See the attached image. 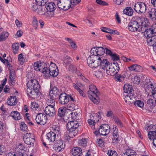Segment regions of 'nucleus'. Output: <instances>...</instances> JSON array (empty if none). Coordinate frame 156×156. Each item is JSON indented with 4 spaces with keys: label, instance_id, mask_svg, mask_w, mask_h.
<instances>
[{
    "label": "nucleus",
    "instance_id": "4be33fe9",
    "mask_svg": "<svg viewBox=\"0 0 156 156\" xmlns=\"http://www.w3.org/2000/svg\"><path fill=\"white\" fill-rule=\"evenodd\" d=\"M46 137L49 142H53L56 139V134L54 132L51 131L47 133Z\"/></svg>",
    "mask_w": 156,
    "mask_h": 156
},
{
    "label": "nucleus",
    "instance_id": "4d7b16f0",
    "mask_svg": "<svg viewBox=\"0 0 156 156\" xmlns=\"http://www.w3.org/2000/svg\"><path fill=\"white\" fill-rule=\"evenodd\" d=\"M112 142L114 143L117 144L119 141V135H112Z\"/></svg>",
    "mask_w": 156,
    "mask_h": 156
},
{
    "label": "nucleus",
    "instance_id": "3c124183",
    "mask_svg": "<svg viewBox=\"0 0 156 156\" xmlns=\"http://www.w3.org/2000/svg\"><path fill=\"white\" fill-rule=\"evenodd\" d=\"M134 105L140 108L143 107L144 106V103L140 100L135 101L134 103Z\"/></svg>",
    "mask_w": 156,
    "mask_h": 156
},
{
    "label": "nucleus",
    "instance_id": "20e7f679",
    "mask_svg": "<svg viewBox=\"0 0 156 156\" xmlns=\"http://www.w3.org/2000/svg\"><path fill=\"white\" fill-rule=\"evenodd\" d=\"M152 80H148L146 83L145 92L148 96L156 98V86Z\"/></svg>",
    "mask_w": 156,
    "mask_h": 156
},
{
    "label": "nucleus",
    "instance_id": "412c9836",
    "mask_svg": "<svg viewBox=\"0 0 156 156\" xmlns=\"http://www.w3.org/2000/svg\"><path fill=\"white\" fill-rule=\"evenodd\" d=\"M125 102L129 105L134 104L136 100L134 94H128L126 95L125 98Z\"/></svg>",
    "mask_w": 156,
    "mask_h": 156
},
{
    "label": "nucleus",
    "instance_id": "f257e3e1",
    "mask_svg": "<svg viewBox=\"0 0 156 156\" xmlns=\"http://www.w3.org/2000/svg\"><path fill=\"white\" fill-rule=\"evenodd\" d=\"M34 68L35 70L41 72L46 78H48L50 76L49 68L48 69L47 65L44 62H35Z\"/></svg>",
    "mask_w": 156,
    "mask_h": 156
},
{
    "label": "nucleus",
    "instance_id": "b1692460",
    "mask_svg": "<svg viewBox=\"0 0 156 156\" xmlns=\"http://www.w3.org/2000/svg\"><path fill=\"white\" fill-rule=\"evenodd\" d=\"M17 102V100L15 96H11L9 97L7 101V104L10 106L15 105Z\"/></svg>",
    "mask_w": 156,
    "mask_h": 156
},
{
    "label": "nucleus",
    "instance_id": "37998d69",
    "mask_svg": "<svg viewBox=\"0 0 156 156\" xmlns=\"http://www.w3.org/2000/svg\"><path fill=\"white\" fill-rule=\"evenodd\" d=\"M56 98H53L52 97L49 96L48 98V105H50L51 106L54 107L55 105V99Z\"/></svg>",
    "mask_w": 156,
    "mask_h": 156
},
{
    "label": "nucleus",
    "instance_id": "473e14b6",
    "mask_svg": "<svg viewBox=\"0 0 156 156\" xmlns=\"http://www.w3.org/2000/svg\"><path fill=\"white\" fill-rule=\"evenodd\" d=\"M123 12L124 14L129 16H131L133 14V11L131 7H127L124 9Z\"/></svg>",
    "mask_w": 156,
    "mask_h": 156
},
{
    "label": "nucleus",
    "instance_id": "c85d7f7f",
    "mask_svg": "<svg viewBox=\"0 0 156 156\" xmlns=\"http://www.w3.org/2000/svg\"><path fill=\"white\" fill-rule=\"evenodd\" d=\"M95 75L97 78H101L104 76H107L105 69L100 68L99 70L95 72Z\"/></svg>",
    "mask_w": 156,
    "mask_h": 156
},
{
    "label": "nucleus",
    "instance_id": "ddd939ff",
    "mask_svg": "<svg viewBox=\"0 0 156 156\" xmlns=\"http://www.w3.org/2000/svg\"><path fill=\"white\" fill-rule=\"evenodd\" d=\"M35 120L38 124L41 125L45 124L47 121V117L44 113L38 114L36 116Z\"/></svg>",
    "mask_w": 156,
    "mask_h": 156
},
{
    "label": "nucleus",
    "instance_id": "7ed1b4c3",
    "mask_svg": "<svg viewBox=\"0 0 156 156\" xmlns=\"http://www.w3.org/2000/svg\"><path fill=\"white\" fill-rule=\"evenodd\" d=\"M90 90L87 92L89 98L94 103L97 104L98 102L99 93L96 87L94 85L89 86Z\"/></svg>",
    "mask_w": 156,
    "mask_h": 156
},
{
    "label": "nucleus",
    "instance_id": "c756f323",
    "mask_svg": "<svg viewBox=\"0 0 156 156\" xmlns=\"http://www.w3.org/2000/svg\"><path fill=\"white\" fill-rule=\"evenodd\" d=\"M147 15L152 20H156V9H151L147 13Z\"/></svg>",
    "mask_w": 156,
    "mask_h": 156
},
{
    "label": "nucleus",
    "instance_id": "4c0bfd02",
    "mask_svg": "<svg viewBox=\"0 0 156 156\" xmlns=\"http://www.w3.org/2000/svg\"><path fill=\"white\" fill-rule=\"evenodd\" d=\"M10 116L15 120H19L21 118L20 113L17 111H14L11 112Z\"/></svg>",
    "mask_w": 156,
    "mask_h": 156
},
{
    "label": "nucleus",
    "instance_id": "58836bf2",
    "mask_svg": "<svg viewBox=\"0 0 156 156\" xmlns=\"http://www.w3.org/2000/svg\"><path fill=\"white\" fill-rule=\"evenodd\" d=\"M78 145L79 146L83 147H85L87 146V139L86 138H82L79 140L78 142Z\"/></svg>",
    "mask_w": 156,
    "mask_h": 156
},
{
    "label": "nucleus",
    "instance_id": "f704fd0d",
    "mask_svg": "<svg viewBox=\"0 0 156 156\" xmlns=\"http://www.w3.org/2000/svg\"><path fill=\"white\" fill-rule=\"evenodd\" d=\"M90 118H91L90 121H93L96 123L99 120L100 116L97 114L93 113L90 115Z\"/></svg>",
    "mask_w": 156,
    "mask_h": 156
},
{
    "label": "nucleus",
    "instance_id": "c03bdc74",
    "mask_svg": "<svg viewBox=\"0 0 156 156\" xmlns=\"http://www.w3.org/2000/svg\"><path fill=\"white\" fill-rule=\"evenodd\" d=\"M74 102H71V101H69V103H68L66 106V108L68 109L70 111H73L75 109V105L73 103Z\"/></svg>",
    "mask_w": 156,
    "mask_h": 156
},
{
    "label": "nucleus",
    "instance_id": "72a5a7b5",
    "mask_svg": "<svg viewBox=\"0 0 156 156\" xmlns=\"http://www.w3.org/2000/svg\"><path fill=\"white\" fill-rule=\"evenodd\" d=\"M66 109V108L65 107H62L59 108L58 110V115L61 117H63L65 115Z\"/></svg>",
    "mask_w": 156,
    "mask_h": 156
},
{
    "label": "nucleus",
    "instance_id": "0eeeda50",
    "mask_svg": "<svg viewBox=\"0 0 156 156\" xmlns=\"http://www.w3.org/2000/svg\"><path fill=\"white\" fill-rule=\"evenodd\" d=\"M99 57L94 56L88 57L87 60L88 66L92 68H96L99 66V60H98Z\"/></svg>",
    "mask_w": 156,
    "mask_h": 156
},
{
    "label": "nucleus",
    "instance_id": "79ce46f5",
    "mask_svg": "<svg viewBox=\"0 0 156 156\" xmlns=\"http://www.w3.org/2000/svg\"><path fill=\"white\" fill-rule=\"evenodd\" d=\"M19 46V44L18 43H14L12 44V49L13 52L14 54H15L18 53Z\"/></svg>",
    "mask_w": 156,
    "mask_h": 156
},
{
    "label": "nucleus",
    "instance_id": "aec40b11",
    "mask_svg": "<svg viewBox=\"0 0 156 156\" xmlns=\"http://www.w3.org/2000/svg\"><path fill=\"white\" fill-rule=\"evenodd\" d=\"M10 71L9 76V83L12 86H14L15 84L16 76L15 72L14 69H9Z\"/></svg>",
    "mask_w": 156,
    "mask_h": 156
},
{
    "label": "nucleus",
    "instance_id": "bf43d9fd",
    "mask_svg": "<svg viewBox=\"0 0 156 156\" xmlns=\"http://www.w3.org/2000/svg\"><path fill=\"white\" fill-rule=\"evenodd\" d=\"M114 121L115 123L118 126L120 127H122L123 126V124L121 121L118 119H115Z\"/></svg>",
    "mask_w": 156,
    "mask_h": 156
},
{
    "label": "nucleus",
    "instance_id": "6e6d98bb",
    "mask_svg": "<svg viewBox=\"0 0 156 156\" xmlns=\"http://www.w3.org/2000/svg\"><path fill=\"white\" fill-rule=\"evenodd\" d=\"M91 118H90V119L88 120V122L89 124L91 126L92 129H94L95 128V126L96 125V123L93 121L90 120Z\"/></svg>",
    "mask_w": 156,
    "mask_h": 156
},
{
    "label": "nucleus",
    "instance_id": "2eb2a0df",
    "mask_svg": "<svg viewBox=\"0 0 156 156\" xmlns=\"http://www.w3.org/2000/svg\"><path fill=\"white\" fill-rule=\"evenodd\" d=\"M27 89L37 90L39 89L40 85L37 81L35 79H31L29 80L27 84Z\"/></svg>",
    "mask_w": 156,
    "mask_h": 156
},
{
    "label": "nucleus",
    "instance_id": "bb28decb",
    "mask_svg": "<svg viewBox=\"0 0 156 156\" xmlns=\"http://www.w3.org/2000/svg\"><path fill=\"white\" fill-rule=\"evenodd\" d=\"M129 69L131 71H134L137 72H142L143 70L142 67L140 66L135 64L128 67Z\"/></svg>",
    "mask_w": 156,
    "mask_h": 156
},
{
    "label": "nucleus",
    "instance_id": "8fccbe9b",
    "mask_svg": "<svg viewBox=\"0 0 156 156\" xmlns=\"http://www.w3.org/2000/svg\"><path fill=\"white\" fill-rule=\"evenodd\" d=\"M97 47H94L92 48L90 51L91 54L89 57H91L92 56H95L98 57L97 55Z\"/></svg>",
    "mask_w": 156,
    "mask_h": 156
},
{
    "label": "nucleus",
    "instance_id": "6e6552de",
    "mask_svg": "<svg viewBox=\"0 0 156 156\" xmlns=\"http://www.w3.org/2000/svg\"><path fill=\"white\" fill-rule=\"evenodd\" d=\"M139 25H140L139 31L143 33L144 31L149 24L148 19L147 18H138Z\"/></svg>",
    "mask_w": 156,
    "mask_h": 156
},
{
    "label": "nucleus",
    "instance_id": "9d476101",
    "mask_svg": "<svg viewBox=\"0 0 156 156\" xmlns=\"http://www.w3.org/2000/svg\"><path fill=\"white\" fill-rule=\"evenodd\" d=\"M133 8L136 12L140 14L144 13L147 9L146 5L141 2L135 4Z\"/></svg>",
    "mask_w": 156,
    "mask_h": 156
},
{
    "label": "nucleus",
    "instance_id": "f8f14e48",
    "mask_svg": "<svg viewBox=\"0 0 156 156\" xmlns=\"http://www.w3.org/2000/svg\"><path fill=\"white\" fill-rule=\"evenodd\" d=\"M33 135L30 133H26L23 137L24 142L27 144L30 145V147L33 146L35 141V139L33 137Z\"/></svg>",
    "mask_w": 156,
    "mask_h": 156
},
{
    "label": "nucleus",
    "instance_id": "603ef678",
    "mask_svg": "<svg viewBox=\"0 0 156 156\" xmlns=\"http://www.w3.org/2000/svg\"><path fill=\"white\" fill-rule=\"evenodd\" d=\"M113 69L115 70L116 73H117L119 70V67L118 64L116 62H114L112 65Z\"/></svg>",
    "mask_w": 156,
    "mask_h": 156
},
{
    "label": "nucleus",
    "instance_id": "a211bd4d",
    "mask_svg": "<svg viewBox=\"0 0 156 156\" xmlns=\"http://www.w3.org/2000/svg\"><path fill=\"white\" fill-rule=\"evenodd\" d=\"M44 112L46 115L50 116H52L55 114L56 111L54 107L51 106L50 105H48L44 109Z\"/></svg>",
    "mask_w": 156,
    "mask_h": 156
},
{
    "label": "nucleus",
    "instance_id": "6ab92c4d",
    "mask_svg": "<svg viewBox=\"0 0 156 156\" xmlns=\"http://www.w3.org/2000/svg\"><path fill=\"white\" fill-rule=\"evenodd\" d=\"M39 89L37 90L30 89H27L26 92L28 96L32 99H34L36 98L37 94L39 92Z\"/></svg>",
    "mask_w": 156,
    "mask_h": 156
},
{
    "label": "nucleus",
    "instance_id": "9b49d317",
    "mask_svg": "<svg viewBox=\"0 0 156 156\" xmlns=\"http://www.w3.org/2000/svg\"><path fill=\"white\" fill-rule=\"evenodd\" d=\"M140 25H139L138 18L135 20H131L128 25V29L131 31H135L138 30Z\"/></svg>",
    "mask_w": 156,
    "mask_h": 156
},
{
    "label": "nucleus",
    "instance_id": "09e8293b",
    "mask_svg": "<svg viewBox=\"0 0 156 156\" xmlns=\"http://www.w3.org/2000/svg\"><path fill=\"white\" fill-rule=\"evenodd\" d=\"M73 86L74 88L77 91L80 90V88L83 87V85L80 83L77 82L76 83H73Z\"/></svg>",
    "mask_w": 156,
    "mask_h": 156
},
{
    "label": "nucleus",
    "instance_id": "2f4dec72",
    "mask_svg": "<svg viewBox=\"0 0 156 156\" xmlns=\"http://www.w3.org/2000/svg\"><path fill=\"white\" fill-rule=\"evenodd\" d=\"M105 71L106 75L107 74V75L113 76L117 73H116V72L115 71V70L114 69L112 65L111 66L109 65L108 66V68L106 69Z\"/></svg>",
    "mask_w": 156,
    "mask_h": 156
},
{
    "label": "nucleus",
    "instance_id": "864d4df0",
    "mask_svg": "<svg viewBox=\"0 0 156 156\" xmlns=\"http://www.w3.org/2000/svg\"><path fill=\"white\" fill-rule=\"evenodd\" d=\"M72 59L70 57L68 56H66L64 59V63L66 65L69 64L71 62Z\"/></svg>",
    "mask_w": 156,
    "mask_h": 156
},
{
    "label": "nucleus",
    "instance_id": "a878e982",
    "mask_svg": "<svg viewBox=\"0 0 156 156\" xmlns=\"http://www.w3.org/2000/svg\"><path fill=\"white\" fill-rule=\"evenodd\" d=\"M82 153L81 148L76 147L73 148L72 150V154L73 156H82Z\"/></svg>",
    "mask_w": 156,
    "mask_h": 156
},
{
    "label": "nucleus",
    "instance_id": "774afa93",
    "mask_svg": "<svg viewBox=\"0 0 156 156\" xmlns=\"http://www.w3.org/2000/svg\"><path fill=\"white\" fill-rule=\"evenodd\" d=\"M20 129L24 131L27 129V126L26 124L23 122H22L20 125Z\"/></svg>",
    "mask_w": 156,
    "mask_h": 156
},
{
    "label": "nucleus",
    "instance_id": "680f3d73",
    "mask_svg": "<svg viewBox=\"0 0 156 156\" xmlns=\"http://www.w3.org/2000/svg\"><path fill=\"white\" fill-rule=\"evenodd\" d=\"M18 58L19 61L20 62V64L21 65L23 64L24 62V58L23 57L22 54L21 53L19 54L18 55Z\"/></svg>",
    "mask_w": 156,
    "mask_h": 156
},
{
    "label": "nucleus",
    "instance_id": "338daca9",
    "mask_svg": "<svg viewBox=\"0 0 156 156\" xmlns=\"http://www.w3.org/2000/svg\"><path fill=\"white\" fill-rule=\"evenodd\" d=\"M113 132L112 133V135H119L118 130L117 128L116 125H114L113 126Z\"/></svg>",
    "mask_w": 156,
    "mask_h": 156
},
{
    "label": "nucleus",
    "instance_id": "13d9d810",
    "mask_svg": "<svg viewBox=\"0 0 156 156\" xmlns=\"http://www.w3.org/2000/svg\"><path fill=\"white\" fill-rule=\"evenodd\" d=\"M78 76H80V78L82 80L86 82L87 83H90L89 81L87 79L85 76L80 73H79V74H78Z\"/></svg>",
    "mask_w": 156,
    "mask_h": 156
},
{
    "label": "nucleus",
    "instance_id": "423d86ee",
    "mask_svg": "<svg viewBox=\"0 0 156 156\" xmlns=\"http://www.w3.org/2000/svg\"><path fill=\"white\" fill-rule=\"evenodd\" d=\"M143 32L145 36L148 37V39L156 37L155 36H156V24L153 25L149 28L146 29Z\"/></svg>",
    "mask_w": 156,
    "mask_h": 156
},
{
    "label": "nucleus",
    "instance_id": "de8ad7c7",
    "mask_svg": "<svg viewBox=\"0 0 156 156\" xmlns=\"http://www.w3.org/2000/svg\"><path fill=\"white\" fill-rule=\"evenodd\" d=\"M125 152L129 156H136V152L131 149H127Z\"/></svg>",
    "mask_w": 156,
    "mask_h": 156
},
{
    "label": "nucleus",
    "instance_id": "052dcab7",
    "mask_svg": "<svg viewBox=\"0 0 156 156\" xmlns=\"http://www.w3.org/2000/svg\"><path fill=\"white\" fill-rule=\"evenodd\" d=\"M108 155L109 156H117L118 154L117 152L112 150H108L107 153Z\"/></svg>",
    "mask_w": 156,
    "mask_h": 156
},
{
    "label": "nucleus",
    "instance_id": "5701e85b",
    "mask_svg": "<svg viewBox=\"0 0 156 156\" xmlns=\"http://www.w3.org/2000/svg\"><path fill=\"white\" fill-rule=\"evenodd\" d=\"M50 88L51 90L49 91V96L52 97L53 98H56V96L59 93V89L55 86H54L52 88L51 87Z\"/></svg>",
    "mask_w": 156,
    "mask_h": 156
},
{
    "label": "nucleus",
    "instance_id": "cd10ccee",
    "mask_svg": "<svg viewBox=\"0 0 156 156\" xmlns=\"http://www.w3.org/2000/svg\"><path fill=\"white\" fill-rule=\"evenodd\" d=\"M56 5L55 2H48L46 5V8L47 10L50 12H52L55 10Z\"/></svg>",
    "mask_w": 156,
    "mask_h": 156
},
{
    "label": "nucleus",
    "instance_id": "1a4fd4ad",
    "mask_svg": "<svg viewBox=\"0 0 156 156\" xmlns=\"http://www.w3.org/2000/svg\"><path fill=\"white\" fill-rule=\"evenodd\" d=\"M70 1L69 0H58L55 2L58 7L63 10H66L70 6Z\"/></svg>",
    "mask_w": 156,
    "mask_h": 156
},
{
    "label": "nucleus",
    "instance_id": "dca6fc26",
    "mask_svg": "<svg viewBox=\"0 0 156 156\" xmlns=\"http://www.w3.org/2000/svg\"><path fill=\"white\" fill-rule=\"evenodd\" d=\"M98 60H99V66L101 69L106 70L108 68L110 65L108 59L104 58L102 57H99Z\"/></svg>",
    "mask_w": 156,
    "mask_h": 156
},
{
    "label": "nucleus",
    "instance_id": "e2e57ef3",
    "mask_svg": "<svg viewBox=\"0 0 156 156\" xmlns=\"http://www.w3.org/2000/svg\"><path fill=\"white\" fill-rule=\"evenodd\" d=\"M111 57L113 61H117L119 59V55L115 53H113L111 56Z\"/></svg>",
    "mask_w": 156,
    "mask_h": 156
},
{
    "label": "nucleus",
    "instance_id": "0e129e2a",
    "mask_svg": "<svg viewBox=\"0 0 156 156\" xmlns=\"http://www.w3.org/2000/svg\"><path fill=\"white\" fill-rule=\"evenodd\" d=\"M83 21L85 22L87 24L88 26L90 27H92V20L87 18L84 19Z\"/></svg>",
    "mask_w": 156,
    "mask_h": 156
},
{
    "label": "nucleus",
    "instance_id": "f03ea898",
    "mask_svg": "<svg viewBox=\"0 0 156 156\" xmlns=\"http://www.w3.org/2000/svg\"><path fill=\"white\" fill-rule=\"evenodd\" d=\"M79 126V123L76 121H72L68 122L66 128L69 131L68 136L69 137L73 138L76 135Z\"/></svg>",
    "mask_w": 156,
    "mask_h": 156
},
{
    "label": "nucleus",
    "instance_id": "4468645a",
    "mask_svg": "<svg viewBox=\"0 0 156 156\" xmlns=\"http://www.w3.org/2000/svg\"><path fill=\"white\" fill-rule=\"evenodd\" d=\"M110 130V126L107 124L101 125L99 128L98 132L101 135L106 136L109 134Z\"/></svg>",
    "mask_w": 156,
    "mask_h": 156
},
{
    "label": "nucleus",
    "instance_id": "f3484780",
    "mask_svg": "<svg viewBox=\"0 0 156 156\" xmlns=\"http://www.w3.org/2000/svg\"><path fill=\"white\" fill-rule=\"evenodd\" d=\"M49 70L50 76L55 77L58 75V70L56 65L54 63L51 64L49 66Z\"/></svg>",
    "mask_w": 156,
    "mask_h": 156
},
{
    "label": "nucleus",
    "instance_id": "a19ab883",
    "mask_svg": "<svg viewBox=\"0 0 156 156\" xmlns=\"http://www.w3.org/2000/svg\"><path fill=\"white\" fill-rule=\"evenodd\" d=\"M97 56L101 57V56L103 55L105 53V48L102 47H97Z\"/></svg>",
    "mask_w": 156,
    "mask_h": 156
},
{
    "label": "nucleus",
    "instance_id": "ea45409f",
    "mask_svg": "<svg viewBox=\"0 0 156 156\" xmlns=\"http://www.w3.org/2000/svg\"><path fill=\"white\" fill-rule=\"evenodd\" d=\"M9 35V33L7 32H3L0 35V42L5 41Z\"/></svg>",
    "mask_w": 156,
    "mask_h": 156
},
{
    "label": "nucleus",
    "instance_id": "49530a36",
    "mask_svg": "<svg viewBox=\"0 0 156 156\" xmlns=\"http://www.w3.org/2000/svg\"><path fill=\"white\" fill-rule=\"evenodd\" d=\"M36 4L39 6H44L48 2V0H35Z\"/></svg>",
    "mask_w": 156,
    "mask_h": 156
},
{
    "label": "nucleus",
    "instance_id": "393cba45",
    "mask_svg": "<svg viewBox=\"0 0 156 156\" xmlns=\"http://www.w3.org/2000/svg\"><path fill=\"white\" fill-rule=\"evenodd\" d=\"M123 90L125 93L128 94H134V90L131 85L127 83L124 84L123 87Z\"/></svg>",
    "mask_w": 156,
    "mask_h": 156
},
{
    "label": "nucleus",
    "instance_id": "7c9ffc66",
    "mask_svg": "<svg viewBox=\"0 0 156 156\" xmlns=\"http://www.w3.org/2000/svg\"><path fill=\"white\" fill-rule=\"evenodd\" d=\"M147 106L148 107V110L150 112H152V109L155 106V104L152 99H149L147 101Z\"/></svg>",
    "mask_w": 156,
    "mask_h": 156
},
{
    "label": "nucleus",
    "instance_id": "e433bc0d",
    "mask_svg": "<svg viewBox=\"0 0 156 156\" xmlns=\"http://www.w3.org/2000/svg\"><path fill=\"white\" fill-rule=\"evenodd\" d=\"M154 132H156V124L153 125L152 130L150 131L148 133V136L150 140H151V138H154Z\"/></svg>",
    "mask_w": 156,
    "mask_h": 156
},
{
    "label": "nucleus",
    "instance_id": "c9c22d12",
    "mask_svg": "<svg viewBox=\"0 0 156 156\" xmlns=\"http://www.w3.org/2000/svg\"><path fill=\"white\" fill-rule=\"evenodd\" d=\"M147 41L148 43H151L152 45L154 51L156 52V37L151 39H147Z\"/></svg>",
    "mask_w": 156,
    "mask_h": 156
},
{
    "label": "nucleus",
    "instance_id": "5fc2aeb1",
    "mask_svg": "<svg viewBox=\"0 0 156 156\" xmlns=\"http://www.w3.org/2000/svg\"><path fill=\"white\" fill-rule=\"evenodd\" d=\"M38 21L36 18L35 17H33L32 21V25L33 26L35 27V28L36 29L37 28L38 26Z\"/></svg>",
    "mask_w": 156,
    "mask_h": 156
},
{
    "label": "nucleus",
    "instance_id": "a18cd8bd",
    "mask_svg": "<svg viewBox=\"0 0 156 156\" xmlns=\"http://www.w3.org/2000/svg\"><path fill=\"white\" fill-rule=\"evenodd\" d=\"M56 146H57V149L59 151H60L61 150L60 149H59V148L61 149H63L65 147V146L63 141L60 140L58 141Z\"/></svg>",
    "mask_w": 156,
    "mask_h": 156
},
{
    "label": "nucleus",
    "instance_id": "69168bd1",
    "mask_svg": "<svg viewBox=\"0 0 156 156\" xmlns=\"http://www.w3.org/2000/svg\"><path fill=\"white\" fill-rule=\"evenodd\" d=\"M38 105L35 102H32L31 105V108L33 110H34L36 109L37 108H38Z\"/></svg>",
    "mask_w": 156,
    "mask_h": 156
},
{
    "label": "nucleus",
    "instance_id": "39448f33",
    "mask_svg": "<svg viewBox=\"0 0 156 156\" xmlns=\"http://www.w3.org/2000/svg\"><path fill=\"white\" fill-rule=\"evenodd\" d=\"M69 99L70 101L75 102L74 98L71 95L67 94L65 93H62L59 96L58 101L61 104L65 105L69 102Z\"/></svg>",
    "mask_w": 156,
    "mask_h": 156
}]
</instances>
